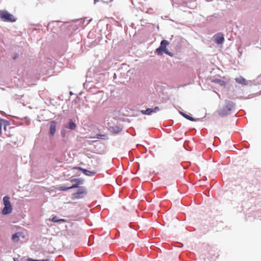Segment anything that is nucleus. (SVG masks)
Segmentation results:
<instances>
[{
	"label": "nucleus",
	"mask_w": 261,
	"mask_h": 261,
	"mask_svg": "<svg viewBox=\"0 0 261 261\" xmlns=\"http://www.w3.org/2000/svg\"><path fill=\"white\" fill-rule=\"evenodd\" d=\"M27 261H48V259L37 260L31 258H29L27 259Z\"/></svg>",
	"instance_id": "obj_21"
},
{
	"label": "nucleus",
	"mask_w": 261,
	"mask_h": 261,
	"mask_svg": "<svg viewBox=\"0 0 261 261\" xmlns=\"http://www.w3.org/2000/svg\"><path fill=\"white\" fill-rule=\"evenodd\" d=\"M0 18L5 22H13L16 20V19L12 14L6 10H0Z\"/></svg>",
	"instance_id": "obj_2"
},
{
	"label": "nucleus",
	"mask_w": 261,
	"mask_h": 261,
	"mask_svg": "<svg viewBox=\"0 0 261 261\" xmlns=\"http://www.w3.org/2000/svg\"><path fill=\"white\" fill-rule=\"evenodd\" d=\"M212 82L214 83H217L221 86H223V85H225V82L223 81L220 80V79H216L213 80Z\"/></svg>",
	"instance_id": "obj_13"
},
{
	"label": "nucleus",
	"mask_w": 261,
	"mask_h": 261,
	"mask_svg": "<svg viewBox=\"0 0 261 261\" xmlns=\"http://www.w3.org/2000/svg\"><path fill=\"white\" fill-rule=\"evenodd\" d=\"M1 134H2V124L0 122V136L1 135Z\"/></svg>",
	"instance_id": "obj_22"
},
{
	"label": "nucleus",
	"mask_w": 261,
	"mask_h": 261,
	"mask_svg": "<svg viewBox=\"0 0 261 261\" xmlns=\"http://www.w3.org/2000/svg\"><path fill=\"white\" fill-rule=\"evenodd\" d=\"M16 56H15L14 59H16Z\"/></svg>",
	"instance_id": "obj_23"
},
{
	"label": "nucleus",
	"mask_w": 261,
	"mask_h": 261,
	"mask_svg": "<svg viewBox=\"0 0 261 261\" xmlns=\"http://www.w3.org/2000/svg\"><path fill=\"white\" fill-rule=\"evenodd\" d=\"M169 44V42L168 41L166 40H163L161 42L160 47L164 50V52L168 55H169V53L166 50V47Z\"/></svg>",
	"instance_id": "obj_7"
},
{
	"label": "nucleus",
	"mask_w": 261,
	"mask_h": 261,
	"mask_svg": "<svg viewBox=\"0 0 261 261\" xmlns=\"http://www.w3.org/2000/svg\"><path fill=\"white\" fill-rule=\"evenodd\" d=\"M14 261H16V260H15V259H14Z\"/></svg>",
	"instance_id": "obj_25"
},
{
	"label": "nucleus",
	"mask_w": 261,
	"mask_h": 261,
	"mask_svg": "<svg viewBox=\"0 0 261 261\" xmlns=\"http://www.w3.org/2000/svg\"><path fill=\"white\" fill-rule=\"evenodd\" d=\"M96 138L102 140H107L108 139V136L106 134L100 135L97 134Z\"/></svg>",
	"instance_id": "obj_12"
},
{
	"label": "nucleus",
	"mask_w": 261,
	"mask_h": 261,
	"mask_svg": "<svg viewBox=\"0 0 261 261\" xmlns=\"http://www.w3.org/2000/svg\"><path fill=\"white\" fill-rule=\"evenodd\" d=\"M224 41L223 35L222 34H218L216 35L215 41L218 44H222Z\"/></svg>",
	"instance_id": "obj_6"
},
{
	"label": "nucleus",
	"mask_w": 261,
	"mask_h": 261,
	"mask_svg": "<svg viewBox=\"0 0 261 261\" xmlns=\"http://www.w3.org/2000/svg\"><path fill=\"white\" fill-rule=\"evenodd\" d=\"M150 111H151L150 108H148L145 110H142L141 113L144 115H149L151 114L150 113Z\"/></svg>",
	"instance_id": "obj_15"
},
{
	"label": "nucleus",
	"mask_w": 261,
	"mask_h": 261,
	"mask_svg": "<svg viewBox=\"0 0 261 261\" xmlns=\"http://www.w3.org/2000/svg\"><path fill=\"white\" fill-rule=\"evenodd\" d=\"M12 240L15 242H18L19 240V236L17 233L14 234L12 237Z\"/></svg>",
	"instance_id": "obj_16"
},
{
	"label": "nucleus",
	"mask_w": 261,
	"mask_h": 261,
	"mask_svg": "<svg viewBox=\"0 0 261 261\" xmlns=\"http://www.w3.org/2000/svg\"><path fill=\"white\" fill-rule=\"evenodd\" d=\"M51 221L53 222H65V220H64L63 219H57V217H56V216L54 217L51 219Z\"/></svg>",
	"instance_id": "obj_14"
},
{
	"label": "nucleus",
	"mask_w": 261,
	"mask_h": 261,
	"mask_svg": "<svg viewBox=\"0 0 261 261\" xmlns=\"http://www.w3.org/2000/svg\"><path fill=\"white\" fill-rule=\"evenodd\" d=\"M73 169H75V170H79V171H82L83 173L84 172V170H85V169H83L80 167H74L73 168Z\"/></svg>",
	"instance_id": "obj_20"
},
{
	"label": "nucleus",
	"mask_w": 261,
	"mask_h": 261,
	"mask_svg": "<svg viewBox=\"0 0 261 261\" xmlns=\"http://www.w3.org/2000/svg\"><path fill=\"white\" fill-rule=\"evenodd\" d=\"M150 110H151L150 113H151V114H152L153 113H156V112L159 111L160 108L159 107H155L154 108H150Z\"/></svg>",
	"instance_id": "obj_17"
},
{
	"label": "nucleus",
	"mask_w": 261,
	"mask_h": 261,
	"mask_svg": "<svg viewBox=\"0 0 261 261\" xmlns=\"http://www.w3.org/2000/svg\"><path fill=\"white\" fill-rule=\"evenodd\" d=\"M3 203L4 207L2 210V214L6 215L11 213L13 208L10 201V197L8 196H4L3 198Z\"/></svg>",
	"instance_id": "obj_1"
},
{
	"label": "nucleus",
	"mask_w": 261,
	"mask_h": 261,
	"mask_svg": "<svg viewBox=\"0 0 261 261\" xmlns=\"http://www.w3.org/2000/svg\"><path fill=\"white\" fill-rule=\"evenodd\" d=\"M70 181L72 182H75V184L73 185L71 187H65V186L60 187L59 188V190H61V191H66V190H69V189L77 188L79 187V185L82 184V181L81 180H80L79 179H77V178L72 179L70 180Z\"/></svg>",
	"instance_id": "obj_3"
},
{
	"label": "nucleus",
	"mask_w": 261,
	"mask_h": 261,
	"mask_svg": "<svg viewBox=\"0 0 261 261\" xmlns=\"http://www.w3.org/2000/svg\"><path fill=\"white\" fill-rule=\"evenodd\" d=\"M68 127L72 130L74 129L76 127V124L71 120H70L69 122Z\"/></svg>",
	"instance_id": "obj_10"
},
{
	"label": "nucleus",
	"mask_w": 261,
	"mask_h": 261,
	"mask_svg": "<svg viewBox=\"0 0 261 261\" xmlns=\"http://www.w3.org/2000/svg\"><path fill=\"white\" fill-rule=\"evenodd\" d=\"M83 173L85 175H87V176H93V175H94L95 174V172H92V171H90L88 170L87 169H85L84 170Z\"/></svg>",
	"instance_id": "obj_11"
},
{
	"label": "nucleus",
	"mask_w": 261,
	"mask_h": 261,
	"mask_svg": "<svg viewBox=\"0 0 261 261\" xmlns=\"http://www.w3.org/2000/svg\"><path fill=\"white\" fill-rule=\"evenodd\" d=\"M112 129L113 132L115 133H118L121 131V129L117 126L113 127Z\"/></svg>",
	"instance_id": "obj_19"
},
{
	"label": "nucleus",
	"mask_w": 261,
	"mask_h": 261,
	"mask_svg": "<svg viewBox=\"0 0 261 261\" xmlns=\"http://www.w3.org/2000/svg\"><path fill=\"white\" fill-rule=\"evenodd\" d=\"M236 81L242 85H247L248 84L247 81L243 77L240 76L236 79Z\"/></svg>",
	"instance_id": "obj_8"
},
{
	"label": "nucleus",
	"mask_w": 261,
	"mask_h": 261,
	"mask_svg": "<svg viewBox=\"0 0 261 261\" xmlns=\"http://www.w3.org/2000/svg\"><path fill=\"white\" fill-rule=\"evenodd\" d=\"M180 114L182 116H184L185 118L191 121H195L196 120L193 118L192 117L186 114V113L182 112H180Z\"/></svg>",
	"instance_id": "obj_9"
},
{
	"label": "nucleus",
	"mask_w": 261,
	"mask_h": 261,
	"mask_svg": "<svg viewBox=\"0 0 261 261\" xmlns=\"http://www.w3.org/2000/svg\"><path fill=\"white\" fill-rule=\"evenodd\" d=\"M57 123L55 121H51L50 122L49 134L50 136L53 137L56 132Z\"/></svg>",
	"instance_id": "obj_4"
},
{
	"label": "nucleus",
	"mask_w": 261,
	"mask_h": 261,
	"mask_svg": "<svg viewBox=\"0 0 261 261\" xmlns=\"http://www.w3.org/2000/svg\"><path fill=\"white\" fill-rule=\"evenodd\" d=\"M163 51H164V50H163L160 46L156 49V53L158 55H161Z\"/></svg>",
	"instance_id": "obj_18"
},
{
	"label": "nucleus",
	"mask_w": 261,
	"mask_h": 261,
	"mask_svg": "<svg viewBox=\"0 0 261 261\" xmlns=\"http://www.w3.org/2000/svg\"><path fill=\"white\" fill-rule=\"evenodd\" d=\"M229 111L230 109H229L227 107H225L218 111V113L219 116L224 117L228 114Z\"/></svg>",
	"instance_id": "obj_5"
},
{
	"label": "nucleus",
	"mask_w": 261,
	"mask_h": 261,
	"mask_svg": "<svg viewBox=\"0 0 261 261\" xmlns=\"http://www.w3.org/2000/svg\"><path fill=\"white\" fill-rule=\"evenodd\" d=\"M16 56H15L14 59H16Z\"/></svg>",
	"instance_id": "obj_24"
}]
</instances>
